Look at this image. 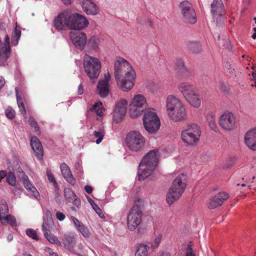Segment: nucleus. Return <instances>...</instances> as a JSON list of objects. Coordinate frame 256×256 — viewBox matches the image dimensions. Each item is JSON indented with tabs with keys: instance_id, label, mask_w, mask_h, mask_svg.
<instances>
[{
	"instance_id": "1",
	"label": "nucleus",
	"mask_w": 256,
	"mask_h": 256,
	"mask_svg": "<svg viewBox=\"0 0 256 256\" xmlns=\"http://www.w3.org/2000/svg\"><path fill=\"white\" fill-rule=\"evenodd\" d=\"M114 73L117 86L120 90L128 92L133 88L136 74L127 60L120 56L116 57L114 63Z\"/></svg>"
},
{
	"instance_id": "2",
	"label": "nucleus",
	"mask_w": 256,
	"mask_h": 256,
	"mask_svg": "<svg viewBox=\"0 0 256 256\" xmlns=\"http://www.w3.org/2000/svg\"><path fill=\"white\" fill-rule=\"evenodd\" d=\"M54 24L58 30H65L67 29L80 30L88 26V22L82 14L70 10H65L54 18Z\"/></svg>"
},
{
	"instance_id": "3",
	"label": "nucleus",
	"mask_w": 256,
	"mask_h": 256,
	"mask_svg": "<svg viewBox=\"0 0 256 256\" xmlns=\"http://www.w3.org/2000/svg\"><path fill=\"white\" fill-rule=\"evenodd\" d=\"M166 110L169 118L175 122H182L188 118L184 102L173 94L168 95L166 100Z\"/></svg>"
},
{
	"instance_id": "4",
	"label": "nucleus",
	"mask_w": 256,
	"mask_h": 256,
	"mask_svg": "<svg viewBox=\"0 0 256 256\" xmlns=\"http://www.w3.org/2000/svg\"><path fill=\"white\" fill-rule=\"evenodd\" d=\"M160 154L158 149L148 152L145 155L139 166L138 178L142 180L152 175L158 164Z\"/></svg>"
},
{
	"instance_id": "5",
	"label": "nucleus",
	"mask_w": 256,
	"mask_h": 256,
	"mask_svg": "<svg viewBox=\"0 0 256 256\" xmlns=\"http://www.w3.org/2000/svg\"><path fill=\"white\" fill-rule=\"evenodd\" d=\"M144 206V200L139 198L136 197L134 205L130 211L127 217V225L128 228L134 230L142 222V210Z\"/></svg>"
},
{
	"instance_id": "6",
	"label": "nucleus",
	"mask_w": 256,
	"mask_h": 256,
	"mask_svg": "<svg viewBox=\"0 0 256 256\" xmlns=\"http://www.w3.org/2000/svg\"><path fill=\"white\" fill-rule=\"evenodd\" d=\"M201 129L196 124H188L181 133V138L187 146H194L198 144L201 136Z\"/></svg>"
},
{
	"instance_id": "7",
	"label": "nucleus",
	"mask_w": 256,
	"mask_h": 256,
	"mask_svg": "<svg viewBox=\"0 0 256 256\" xmlns=\"http://www.w3.org/2000/svg\"><path fill=\"white\" fill-rule=\"evenodd\" d=\"M147 106V99L144 94H134L131 98L128 105V114L130 117L136 118L142 116Z\"/></svg>"
},
{
	"instance_id": "8",
	"label": "nucleus",
	"mask_w": 256,
	"mask_h": 256,
	"mask_svg": "<svg viewBox=\"0 0 256 256\" xmlns=\"http://www.w3.org/2000/svg\"><path fill=\"white\" fill-rule=\"evenodd\" d=\"M125 142L126 146L130 151L140 152L144 147L146 138L140 132L131 130L127 134Z\"/></svg>"
},
{
	"instance_id": "9",
	"label": "nucleus",
	"mask_w": 256,
	"mask_h": 256,
	"mask_svg": "<svg viewBox=\"0 0 256 256\" xmlns=\"http://www.w3.org/2000/svg\"><path fill=\"white\" fill-rule=\"evenodd\" d=\"M84 67L90 79H96L100 74L102 64L99 58L86 54L84 58Z\"/></svg>"
},
{
	"instance_id": "10",
	"label": "nucleus",
	"mask_w": 256,
	"mask_h": 256,
	"mask_svg": "<svg viewBox=\"0 0 256 256\" xmlns=\"http://www.w3.org/2000/svg\"><path fill=\"white\" fill-rule=\"evenodd\" d=\"M143 123L145 129L150 133H156L160 128V122L155 110L148 108L146 111Z\"/></svg>"
},
{
	"instance_id": "11",
	"label": "nucleus",
	"mask_w": 256,
	"mask_h": 256,
	"mask_svg": "<svg viewBox=\"0 0 256 256\" xmlns=\"http://www.w3.org/2000/svg\"><path fill=\"white\" fill-rule=\"evenodd\" d=\"M218 123L222 129L230 131L236 128L238 122L235 114L226 111L220 116Z\"/></svg>"
},
{
	"instance_id": "12",
	"label": "nucleus",
	"mask_w": 256,
	"mask_h": 256,
	"mask_svg": "<svg viewBox=\"0 0 256 256\" xmlns=\"http://www.w3.org/2000/svg\"><path fill=\"white\" fill-rule=\"evenodd\" d=\"M211 12L217 24L223 23L226 19V11L222 0H214L211 4Z\"/></svg>"
},
{
	"instance_id": "13",
	"label": "nucleus",
	"mask_w": 256,
	"mask_h": 256,
	"mask_svg": "<svg viewBox=\"0 0 256 256\" xmlns=\"http://www.w3.org/2000/svg\"><path fill=\"white\" fill-rule=\"evenodd\" d=\"M184 20L190 24H194L196 21V14L191 4L188 1H183L179 6Z\"/></svg>"
},
{
	"instance_id": "14",
	"label": "nucleus",
	"mask_w": 256,
	"mask_h": 256,
	"mask_svg": "<svg viewBox=\"0 0 256 256\" xmlns=\"http://www.w3.org/2000/svg\"><path fill=\"white\" fill-rule=\"evenodd\" d=\"M128 102L125 98H121L115 105L113 120L116 122L121 121L125 116L128 110Z\"/></svg>"
},
{
	"instance_id": "15",
	"label": "nucleus",
	"mask_w": 256,
	"mask_h": 256,
	"mask_svg": "<svg viewBox=\"0 0 256 256\" xmlns=\"http://www.w3.org/2000/svg\"><path fill=\"white\" fill-rule=\"evenodd\" d=\"M180 185L172 183L166 194V200L168 204H172L182 196L186 188L180 189Z\"/></svg>"
},
{
	"instance_id": "16",
	"label": "nucleus",
	"mask_w": 256,
	"mask_h": 256,
	"mask_svg": "<svg viewBox=\"0 0 256 256\" xmlns=\"http://www.w3.org/2000/svg\"><path fill=\"white\" fill-rule=\"evenodd\" d=\"M8 209L6 202L0 204V220L3 224H9L12 226H16V218L12 215L8 214Z\"/></svg>"
},
{
	"instance_id": "17",
	"label": "nucleus",
	"mask_w": 256,
	"mask_h": 256,
	"mask_svg": "<svg viewBox=\"0 0 256 256\" xmlns=\"http://www.w3.org/2000/svg\"><path fill=\"white\" fill-rule=\"evenodd\" d=\"M70 38L74 46L82 50L87 42V37L86 34L82 32H71Z\"/></svg>"
},
{
	"instance_id": "18",
	"label": "nucleus",
	"mask_w": 256,
	"mask_h": 256,
	"mask_svg": "<svg viewBox=\"0 0 256 256\" xmlns=\"http://www.w3.org/2000/svg\"><path fill=\"white\" fill-rule=\"evenodd\" d=\"M83 10L88 15L96 16L99 14L100 8L93 0H78Z\"/></svg>"
},
{
	"instance_id": "19",
	"label": "nucleus",
	"mask_w": 256,
	"mask_h": 256,
	"mask_svg": "<svg viewBox=\"0 0 256 256\" xmlns=\"http://www.w3.org/2000/svg\"><path fill=\"white\" fill-rule=\"evenodd\" d=\"M10 52V38L8 35H6L4 38L3 48L0 50V65L4 66L9 58Z\"/></svg>"
},
{
	"instance_id": "20",
	"label": "nucleus",
	"mask_w": 256,
	"mask_h": 256,
	"mask_svg": "<svg viewBox=\"0 0 256 256\" xmlns=\"http://www.w3.org/2000/svg\"><path fill=\"white\" fill-rule=\"evenodd\" d=\"M110 80V74L108 73L105 74L104 78L99 81L97 89L99 94L101 97L106 96L110 92L108 83Z\"/></svg>"
},
{
	"instance_id": "21",
	"label": "nucleus",
	"mask_w": 256,
	"mask_h": 256,
	"mask_svg": "<svg viewBox=\"0 0 256 256\" xmlns=\"http://www.w3.org/2000/svg\"><path fill=\"white\" fill-rule=\"evenodd\" d=\"M22 184L24 188L26 190L28 194L34 197L36 200L40 198V194L36 188L30 182L27 176H24L22 178Z\"/></svg>"
},
{
	"instance_id": "22",
	"label": "nucleus",
	"mask_w": 256,
	"mask_h": 256,
	"mask_svg": "<svg viewBox=\"0 0 256 256\" xmlns=\"http://www.w3.org/2000/svg\"><path fill=\"white\" fill-rule=\"evenodd\" d=\"M228 198V194L225 192H220L215 195L210 201L208 207L214 209L222 205L224 202Z\"/></svg>"
},
{
	"instance_id": "23",
	"label": "nucleus",
	"mask_w": 256,
	"mask_h": 256,
	"mask_svg": "<svg viewBox=\"0 0 256 256\" xmlns=\"http://www.w3.org/2000/svg\"><path fill=\"white\" fill-rule=\"evenodd\" d=\"M244 142L250 148L256 150V128H252L246 132Z\"/></svg>"
},
{
	"instance_id": "24",
	"label": "nucleus",
	"mask_w": 256,
	"mask_h": 256,
	"mask_svg": "<svg viewBox=\"0 0 256 256\" xmlns=\"http://www.w3.org/2000/svg\"><path fill=\"white\" fill-rule=\"evenodd\" d=\"M71 220L74 224L76 229L84 238H88L90 237L91 232L88 227L85 226L78 218L74 216H72Z\"/></svg>"
},
{
	"instance_id": "25",
	"label": "nucleus",
	"mask_w": 256,
	"mask_h": 256,
	"mask_svg": "<svg viewBox=\"0 0 256 256\" xmlns=\"http://www.w3.org/2000/svg\"><path fill=\"white\" fill-rule=\"evenodd\" d=\"M178 88L184 98L196 90L193 84L187 82H180Z\"/></svg>"
},
{
	"instance_id": "26",
	"label": "nucleus",
	"mask_w": 256,
	"mask_h": 256,
	"mask_svg": "<svg viewBox=\"0 0 256 256\" xmlns=\"http://www.w3.org/2000/svg\"><path fill=\"white\" fill-rule=\"evenodd\" d=\"M184 98L190 106L194 108H198L201 106V98L197 90Z\"/></svg>"
},
{
	"instance_id": "27",
	"label": "nucleus",
	"mask_w": 256,
	"mask_h": 256,
	"mask_svg": "<svg viewBox=\"0 0 256 256\" xmlns=\"http://www.w3.org/2000/svg\"><path fill=\"white\" fill-rule=\"evenodd\" d=\"M60 170L64 178L72 186L76 184V180L73 177L69 166L65 163L60 165Z\"/></svg>"
},
{
	"instance_id": "28",
	"label": "nucleus",
	"mask_w": 256,
	"mask_h": 256,
	"mask_svg": "<svg viewBox=\"0 0 256 256\" xmlns=\"http://www.w3.org/2000/svg\"><path fill=\"white\" fill-rule=\"evenodd\" d=\"M30 144L32 150L36 153V156L39 159L42 158L43 155V150L39 140L36 136L32 137Z\"/></svg>"
},
{
	"instance_id": "29",
	"label": "nucleus",
	"mask_w": 256,
	"mask_h": 256,
	"mask_svg": "<svg viewBox=\"0 0 256 256\" xmlns=\"http://www.w3.org/2000/svg\"><path fill=\"white\" fill-rule=\"evenodd\" d=\"M64 195L65 198L68 202L73 203L77 206L80 205V200L78 198L77 196L74 194L71 189L69 188H65L64 190Z\"/></svg>"
},
{
	"instance_id": "30",
	"label": "nucleus",
	"mask_w": 256,
	"mask_h": 256,
	"mask_svg": "<svg viewBox=\"0 0 256 256\" xmlns=\"http://www.w3.org/2000/svg\"><path fill=\"white\" fill-rule=\"evenodd\" d=\"M105 131L104 128H98L96 130H95L93 134L91 136L92 141L96 142L97 144H99L102 140Z\"/></svg>"
},
{
	"instance_id": "31",
	"label": "nucleus",
	"mask_w": 256,
	"mask_h": 256,
	"mask_svg": "<svg viewBox=\"0 0 256 256\" xmlns=\"http://www.w3.org/2000/svg\"><path fill=\"white\" fill-rule=\"evenodd\" d=\"M46 220L44 218V223L42 225V230L44 232H50L52 229V226L54 225V222L51 216L50 212L48 211L46 212Z\"/></svg>"
},
{
	"instance_id": "32",
	"label": "nucleus",
	"mask_w": 256,
	"mask_h": 256,
	"mask_svg": "<svg viewBox=\"0 0 256 256\" xmlns=\"http://www.w3.org/2000/svg\"><path fill=\"white\" fill-rule=\"evenodd\" d=\"M172 183L175 184L180 185L181 188H186L187 184V178L186 174H178Z\"/></svg>"
},
{
	"instance_id": "33",
	"label": "nucleus",
	"mask_w": 256,
	"mask_h": 256,
	"mask_svg": "<svg viewBox=\"0 0 256 256\" xmlns=\"http://www.w3.org/2000/svg\"><path fill=\"white\" fill-rule=\"evenodd\" d=\"M21 36V28L16 24L14 32L12 36V44L13 46H16L18 44L19 39Z\"/></svg>"
},
{
	"instance_id": "34",
	"label": "nucleus",
	"mask_w": 256,
	"mask_h": 256,
	"mask_svg": "<svg viewBox=\"0 0 256 256\" xmlns=\"http://www.w3.org/2000/svg\"><path fill=\"white\" fill-rule=\"evenodd\" d=\"M206 120L210 128L213 130L216 131L217 130V126L216 122L215 114L212 112L208 114L206 117Z\"/></svg>"
},
{
	"instance_id": "35",
	"label": "nucleus",
	"mask_w": 256,
	"mask_h": 256,
	"mask_svg": "<svg viewBox=\"0 0 256 256\" xmlns=\"http://www.w3.org/2000/svg\"><path fill=\"white\" fill-rule=\"evenodd\" d=\"M100 44V39L96 36H92L87 42L88 46L92 50H96L98 49Z\"/></svg>"
},
{
	"instance_id": "36",
	"label": "nucleus",
	"mask_w": 256,
	"mask_h": 256,
	"mask_svg": "<svg viewBox=\"0 0 256 256\" xmlns=\"http://www.w3.org/2000/svg\"><path fill=\"white\" fill-rule=\"evenodd\" d=\"M182 252L186 256H195L196 254L192 249V244L190 242L187 244H184L182 246Z\"/></svg>"
},
{
	"instance_id": "37",
	"label": "nucleus",
	"mask_w": 256,
	"mask_h": 256,
	"mask_svg": "<svg viewBox=\"0 0 256 256\" xmlns=\"http://www.w3.org/2000/svg\"><path fill=\"white\" fill-rule=\"evenodd\" d=\"M162 236L160 234H156L153 240L150 242V246L152 248L154 249L158 247L162 240Z\"/></svg>"
},
{
	"instance_id": "38",
	"label": "nucleus",
	"mask_w": 256,
	"mask_h": 256,
	"mask_svg": "<svg viewBox=\"0 0 256 256\" xmlns=\"http://www.w3.org/2000/svg\"><path fill=\"white\" fill-rule=\"evenodd\" d=\"M93 110L96 113V115L100 118L102 117L104 115V109L103 108L102 104L101 102H96L93 106Z\"/></svg>"
},
{
	"instance_id": "39",
	"label": "nucleus",
	"mask_w": 256,
	"mask_h": 256,
	"mask_svg": "<svg viewBox=\"0 0 256 256\" xmlns=\"http://www.w3.org/2000/svg\"><path fill=\"white\" fill-rule=\"evenodd\" d=\"M44 235L46 238L48 240L51 244H56L58 246H62L61 242L58 240V238L54 235L49 234L48 232H45Z\"/></svg>"
},
{
	"instance_id": "40",
	"label": "nucleus",
	"mask_w": 256,
	"mask_h": 256,
	"mask_svg": "<svg viewBox=\"0 0 256 256\" xmlns=\"http://www.w3.org/2000/svg\"><path fill=\"white\" fill-rule=\"evenodd\" d=\"M148 246L144 244H140L136 250V254H140L143 256H148Z\"/></svg>"
},
{
	"instance_id": "41",
	"label": "nucleus",
	"mask_w": 256,
	"mask_h": 256,
	"mask_svg": "<svg viewBox=\"0 0 256 256\" xmlns=\"http://www.w3.org/2000/svg\"><path fill=\"white\" fill-rule=\"evenodd\" d=\"M16 98L18 106L20 109V111L22 114V115L25 117L26 114V110L25 109V107L23 104L22 100L20 98V97L18 96V90L16 89Z\"/></svg>"
},
{
	"instance_id": "42",
	"label": "nucleus",
	"mask_w": 256,
	"mask_h": 256,
	"mask_svg": "<svg viewBox=\"0 0 256 256\" xmlns=\"http://www.w3.org/2000/svg\"><path fill=\"white\" fill-rule=\"evenodd\" d=\"M176 66L178 70L182 74H184L188 71V69L184 65V62L181 60H178L176 61Z\"/></svg>"
},
{
	"instance_id": "43",
	"label": "nucleus",
	"mask_w": 256,
	"mask_h": 256,
	"mask_svg": "<svg viewBox=\"0 0 256 256\" xmlns=\"http://www.w3.org/2000/svg\"><path fill=\"white\" fill-rule=\"evenodd\" d=\"M62 241L65 246H71L75 243L74 237L70 235H65Z\"/></svg>"
},
{
	"instance_id": "44",
	"label": "nucleus",
	"mask_w": 256,
	"mask_h": 256,
	"mask_svg": "<svg viewBox=\"0 0 256 256\" xmlns=\"http://www.w3.org/2000/svg\"><path fill=\"white\" fill-rule=\"evenodd\" d=\"M26 235L33 240H38V236L37 235L36 231L32 228H28L26 230Z\"/></svg>"
},
{
	"instance_id": "45",
	"label": "nucleus",
	"mask_w": 256,
	"mask_h": 256,
	"mask_svg": "<svg viewBox=\"0 0 256 256\" xmlns=\"http://www.w3.org/2000/svg\"><path fill=\"white\" fill-rule=\"evenodd\" d=\"M6 181L9 184L12 186H14L16 184V178L13 173L10 172L8 174V176H6Z\"/></svg>"
},
{
	"instance_id": "46",
	"label": "nucleus",
	"mask_w": 256,
	"mask_h": 256,
	"mask_svg": "<svg viewBox=\"0 0 256 256\" xmlns=\"http://www.w3.org/2000/svg\"><path fill=\"white\" fill-rule=\"evenodd\" d=\"M28 122L32 127L34 128V130L36 132L37 134H40L39 128L36 120L32 117H30L28 120Z\"/></svg>"
},
{
	"instance_id": "47",
	"label": "nucleus",
	"mask_w": 256,
	"mask_h": 256,
	"mask_svg": "<svg viewBox=\"0 0 256 256\" xmlns=\"http://www.w3.org/2000/svg\"><path fill=\"white\" fill-rule=\"evenodd\" d=\"M6 115L8 118L12 119L15 116V112L11 108H8L6 110Z\"/></svg>"
},
{
	"instance_id": "48",
	"label": "nucleus",
	"mask_w": 256,
	"mask_h": 256,
	"mask_svg": "<svg viewBox=\"0 0 256 256\" xmlns=\"http://www.w3.org/2000/svg\"><path fill=\"white\" fill-rule=\"evenodd\" d=\"M47 176H48V178L49 181L52 182L54 186L56 188L58 186V184H57L56 180L54 176L52 175V174L50 172H48Z\"/></svg>"
},
{
	"instance_id": "49",
	"label": "nucleus",
	"mask_w": 256,
	"mask_h": 256,
	"mask_svg": "<svg viewBox=\"0 0 256 256\" xmlns=\"http://www.w3.org/2000/svg\"><path fill=\"white\" fill-rule=\"evenodd\" d=\"M146 16H138L136 19L137 23L141 25L146 24Z\"/></svg>"
},
{
	"instance_id": "50",
	"label": "nucleus",
	"mask_w": 256,
	"mask_h": 256,
	"mask_svg": "<svg viewBox=\"0 0 256 256\" xmlns=\"http://www.w3.org/2000/svg\"><path fill=\"white\" fill-rule=\"evenodd\" d=\"M92 207L100 218L104 217V214L102 213V210L96 204H94V206H92Z\"/></svg>"
},
{
	"instance_id": "51",
	"label": "nucleus",
	"mask_w": 256,
	"mask_h": 256,
	"mask_svg": "<svg viewBox=\"0 0 256 256\" xmlns=\"http://www.w3.org/2000/svg\"><path fill=\"white\" fill-rule=\"evenodd\" d=\"M253 72L252 74V80L254 81V84H252V86L256 87V68H252Z\"/></svg>"
},
{
	"instance_id": "52",
	"label": "nucleus",
	"mask_w": 256,
	"mask_h": 256,
	"mask_svg": "<svg viewBox=\"0 0 256 256\" xmlns=\"http://www.w3.org/2000/svg\"><path fill=\"white\" fill-rule=\"evenodd\" d=\"M56 217L58 220L60 221L63 220L66 218L65 215L60 212H56Z\"/></svg>"
},
{
	"instance_id": "53",
	"label": "nucleus",
	"mask_w": 256,
	"mask_h": 256,
	"mask_svg": "<svg viewBox=\"0 0 256 256\" xmlns=\"http://www.w3.org/2000/svg\"><path fill=\"white\" fill-rule=\"evenodd\" d=\"M6 176V172L4 170L0 171V182Z\"/></svg>"
},
{
	"instance_id": "54",
	"label": "nucleus",
	"mask_w": 256,
	"mask_h": 256,
	"mask_svg": "<svg viewBox=\"0 0 256 256\" xmlns=\"http://www.w3.org/2000/svg\"><path fill=\"white\" fill-rule=\"evenodd\" d=\"M84 189H85L86 191V192H88L89 194H91L92 192V188L89 186H86L84 187Z\"/></svg>"
},
{
	"instance_id": "55",
	"label": "nucleus",
	"mask_w": 256,
	"mask_h": 256,
	"mask_svg": "<svg viewBox=\"0 0 256 256\" xmlns=\"http://www.w3.org/2000/svg\"><path fill=\"white\" fill-rule=\"evenodd\" d=\"M148 23L150 27L153 26V22L151 18L148 17L146 18V24Z\"/></svg>"
},
{
	"instance_id": "56",
	"label": "nucleus",
	"mask_w": 256,
	"mask_h": 256,
	"mask_svg": "<svg viewBox=\"0 0 256 256\" xmlns=\"http://www.w3.org/2000/svg\"><path fill=\"white\" fill-rule=\"evenodd\" d=\"M4 79L2 76H0V90L4 86Z\"/></svg>"
},
{
	"instance_id": "57",
	"label": "nucleus",
	"mask_w": 256,
	"mask_h": 256,
	"mask_svg": "<svg viewBox=\"0 0 256 256\" xmlns=\"http://www.w3.org/2000/svg\"><path fill=\"white\" fill-rule=\"evenodd\" d=\"M82 93H83V86L82 84H80L78 86V94H82Z\"/></svg>"
},
{
	"instance_id": "58",
	"label": "nucleus",
	"mask_w": 256,
	"mask_h": 256,
	"mask_svg": "<svg viewBox=\"0 0 256 256\" xmlns=\"http://www.w3.org/2000/svg\"><path fill=\"white\" fill-rule=\"evenodd\" d=\"M62 0L64 4H70L74 0Z\"/></svg>"
},
{
	"instance_id": "59",
	"label": "nucleus",
	"mask_w": 256,
	"mask_h": 256,
	"mask_svg": "<svg viewBox=\"0 0 256 256\" xmlns=\"http://www.w3.org/2000/svg\"><path fill=\"white\" fill-rule=\"evenodd\" d=\"M13 239V236L12 234H9L7 236V240L8 242H11Z\"/></svg>"
},
{
	"instance_id": "60",
	"label": "nucleus",
	"mask_w": 256,
	"mask_h": 256,
	"mask_svg": "<svg viewBox=\"0 0 256 256\" xmlns=\"http://www.w3.org/2000/svg\"><path fill=\"white\" fill-rule=\"evenodd\" d=\"M159 256H171L169 253L168 252H162L160 254Z\"/></svg>"
},
{
	"instance_id": "61",
	"label": "nucleus",
	"mask_w": 256,
	"mask_h": 256,
	"mask_svg": "<svg viewBox=\"0 0 256 256\" xmlns=\"http://www.w3.org/2000/svg\"><path fill=\"white\" fill-rule=\"evenodd\" d=\"M254 31V34L252 35V38L253 39H256V28H254V29H253Z\"/></svg>"
},
{
	"instance_id": "62",
	"label": "nucleus",
	"mask_w": 256,
	"mask_h": 256,
	"mask_svg": "<svg viewBox=\"0 0 256 256\" xmlns=\"http://www.w3.org/2000/svg\"><path fill=\"white\" fill-rule=\"evenodd\" d=\"M54 232H59L60 230V225H58V227L56 228V230H52Z\"/></svg>"
},
{
	"instance_id": "63",
	"label": "nucleus",
	"mask_w": 256,
	"mask_h": 256,
	"mask_svg": "<svg viewBox=\"0 0 256 256\" xmlns=\"http://www.w3.org/2000/svg\"><path fill=\"white\" fill-rule=\"evenodd\" d=\"M50 256H58L57 254L56 253V252H50Z\"/></svg>"
},
{
	"instance_id": "64",
	"label": "nucleus",
	"mask_w": 256,
	"mask_h": 256,
	"mask_svg": "<svg viewBox=\"0 0 256 256\" xmlns=\"http://www.w3.org/2000/svg\"><path fill=\"white\" fill-rule=\"evenodd\" d=\"M88 200L89 202L92 204V206L94 205V204H92V200L90 198H88Z\"/></svg>"
}]
</instances>
